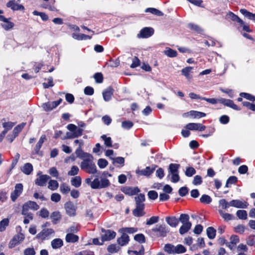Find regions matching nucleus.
Returning a JSON list of instances; mask_svg holds the SVG:
<instances>
[{
	"label": "nucleus",
	"instance_id": "nucleus-1",
	"mask_svg": "<svg viewBox=\"0 0 255 255\" xmlns=\"http://www.w3.org/2000/svg\"><path fill=\"white\" fill-rule=\"evenodd\" d=\"M75 153L82 160L80 163V168L82 170L91 174L98 173V171L94 162V157L92 154L83 151L80 147L76 149Z\"/></svg>",
	"mask_w": 255,
	"mask_h": 255
},
{
	"label": "nucleus",
	"instance_id": "nucleus-2",
	"mask_svg": "<svg viewBox=\"0 0 255 255\" xmlns=\"http://www.w3.org/2000/svg\"><path fill=\"white\" fill-rule=\"evenodd\" d=\"M69 131L67 132L66 135H62V132L61 131H58L55 134V137H61L62 139L72 138H75L79 136H80L82 133L83 130L82 128H68Z\"/></svg>",
	"mask_w": 255,
	"mask_h": 255
},
{
	"label": "nucleus",
	"instance_id": "nucleus-3",
	"mask_svg": "<svg viewBox=\"0 0 255 255\" xmlns=\"http://www.w3.org/2000/svg\"><path fill=\"white\" fill-rule=\"evenodd\" d=\"M164 250L169 254H180L186 252V249L180 244L175 246L170 244H167L165 245Z\"/></svg>",
	"mask_w": 255,
	"mask_h": 255
},
{
	"label": "nucleus",
	"instance_id": "nucleus-4",
	"mask_svg": "<svg viewBox=\"0 0 255 255\" xmlns=\"http://www.w3.org/2000/svg\"><path fill=\"white\" fill-rule=\"evenodd\" d=\"M179 166V164L175 163H171L169 166L168 177H170L172 182L176 183L179 181L180 177L178 171Z\"/></svg>",
	"mask_w": 255,
	"mask_h": 255
},
{
	"label": "nucleus",
	"instance_id": "nucleus-5",
	"mask_svg": "<svg viewBox=\"0 0 255 255\" xmlns=\"http://www.w3.org/2000/svg\"><path fill=\"white\" fill-rule=\"evenodd\" d=\"M110 184V181L106 178L101 177L100 180L98 178H96L91 183V187L92 189H101L106 188Z\"/></svg>",
	"mask_w": 255,
	"mask_h": 255
},
{
	"label": "nucleus",
	"instance_id": "nucleus-6",
	"mask_svg": "<svg viewBox=\"0 0 255 255\" xmlns=\"http://www.w3.org/2000/svg\"><path fill=\"white\" fill-rule=\"evenodd\" d=\"M20 131V128H5L3 131V134H4V135L6 134V139L11 142Z\"/></svg>",
	"mask_w": 255,
	"mask_h": 255
},
{
	"label": "nucleus",
	"instance_id": "nucleus-7",
	"mask_svg": "<svg viewBox=\"0 0 255 255\" xmlns=\"http://www.w3.org/2000/svg\"><path fill=\"white\" fill-rule=\"evenodd\" d=\"M63 100L60 98L57 101L53 102H47L43 103L42 107L45 112H50L57 107L62 102Z\"/></svg>",
	"mask_w": 255,
	"mask_h": 255
},
{
	"label": "nucleus",
	"instance_id": "nucleus-8",
	"mask_svg": "<svg viewBox=\"0 0 255 255\" xmlns=\"http://www.w3.org/2000/svg\"><path fill=\"white\" fill-rule=\"evenodd\" d=\"M152 231L156 233L158 237H164L169 232V228L164 225H157L152 229Z\"/></svg>",
	"mask_w": 255,
	"mask_h": 255
},
{
	"label": "nucleus",
	"instance_id": "nucleus-9",
	"mask_svg": "<svg viewBox=\"0 0 255 255\" xmlns=\"http://www.w3.org/2000/svg\"><path fill=\"white\" fill-rule=\"evenodd\" d=\"M39 208V205L35 202L28 201L22 206L21 214H25V212H29V210L36 211Z\"/></svg>",
	"mask_w": 255,
	"mask_h": 255
},
{
	"label": "nucleus",
	"instance_id": "nucleus-10",
	"mask_svg": "<svg viewBox=\"0 0 255 255\" xmlns=\"http://www.w3.org/2000/svg\"><path fill=\"white\" fill-rule=\"evenodd\" d=\"M154 29L150 27H145L142 28L137 34L138 38H147L154 34Z\"/></svg>",
	"mask_w": 255,
	"mask_h": 255
},
{
	"label": "nucleus",
	"instance_id": "nucleus-11",
	"mask_svg": "<svg viewBox=\"0 0 255 255\" xmlns=\"http://www.w3.org/2000/svg\"><path fill=\"white\" fill-rule=\"evenodd\" d=\"M23 185L17 183L14 187V190L10 194V198L13 202H15L17 198L21 194L23 191Z\"/></svg>",
	"mask_w": 255,
	"mask_h": 255
},
{
	"label": "nucleus",
	"instance_id": "nucleus-12",
	"mask_svg": "<svg viewBox=\"0 0 255 255\" xmlns=\"http://www.w3.org/2000/svg\"><path fill=\"white\" fill-rule=\"evenodd\" d=\"M156 167V165H152L151 166H147L145 169L142 170L137 169L135 172L138 175L148 177L153 173Z\"/></svg>",
	"mask_w": 255,
	"mask_h": 255
},
{
	"label": "nucleus",
	"instance_id": "nucleus-13",
	"mask_svg": "<svg viewBox=\"0 0 255 255\" xmlns=\"http://www.w3.org/2000/svg\"><path fill=\"white\" fill-rule=\"evenodd\" d=\"M102 232L101 239L103 242L111 240L114 239L116 236V232L110 230H106L102 229Z\"/></svg>",
	"mask_w": 255,
	"mask_h": 255
},
{
	"label": "nucleus",
	"instance_id": "nucleus-14",
	"mask_svg": "<svg viewBox=\"0 0 255 255\" xmlns=\"http://www.w3.org/2000/svg\"><path fill=\"white\" fill-rule=\"evenodd\" d=\"M24 235L22 234H18L13 237L10 241L8 247L9 248H13L21 243L24 239Z\"/></svg>",
	"mask_w": 255,
	"mask_h": 255
},
{
	"label": "nucleus",
	"instance_id": "nucleus-15",
	"mask_svg": "<svg viewBox=\"0 0 255 255\" xmlns=\"http://www.w3.org/2000/svg\"><path fill=\"white\" fill-rule=\"evenodd\" d=\"M192 130L198 131V135L200 136L207 137L211 135L214 132V128H191Z\"/></svg>",
	"mask_w": 255,
	"mask_h": 255
},
{
	"label": "nucleus",
	"instance_id": "nucleus-16",
	"mask_svg": "<svg viewBox=\"0 0 255 255\" xmlns=\"http://www.w3.org/2000/svg\"><path fill=\"white\" fill-rule=\"evenodd\" d=\"M10 19V17L6 18L4 16H0V21L4 22V23H1V26L5 30L8 31L14 26L13 22L9 21Z\"/></svg>",
	"mask_w": 255,
	"mask_h": 255
},
{
	"label": "nucleus",
	"instance_id": "nucleus-17",
	"mask_svg": "<svg viewBox=\"0 0 255 255\" xmlns=\"http://www.w3.org/2000/svg\"><path fill=\"white\" fill-rule=\"evenodd\" d=\"M54 233V231L52 229H44L36 235V238L43 240Z\"/></svg>",
	"mask_w": 255,
	"mask_h": 255
},
{
	"label": "nucleus",
	"instance_id": "nucleus-18",
	"mask_svg": "<svg viewBox=\"0 0 255 255\" xmlns=\"http://www.w3.org/2000/svg\"><path fill=\"white\" fill-rule=\"evenodd\" d=\"M114 92L115 90L112 86H109L105 89L102 93L104 101L106 102L110 101L112 99Z\"/></svg>",
	"mask_w": 255,
	"mask_h": 255
},
{
	"label": "nucleus",
	"instance_id": "nucleus-19",
	"mask_svg": "<svg viewBox=\"0 0 255 255\" xmlns=\"http://www.w3.org/2000/svg\"><path fill=\"white\" fill-rule=\"evenodd\" d=\"M239 242V238L236 235H232L230 238V241L225 243L226 246L231 250H234L237 244Z\"/></svg>",
	"mask_w": 255,
	"mask_h": 255
},
{
	"label": "nucleus",
	"instance_id": "nucleus-20",
	"mask_svg": "<svg viewBox=\"0 0 255 255\" xmlns=\"http://www.w3.org/2000/svg\"><path fill=\"white\" fill-rule=\"evenodd\" d=\"M219 102L224 105L231 108L235 110L240 111L241 110L239 107L234 104L233 101L232 100L222 98L219 100Z\"/></svg>",
	"mask_w": 255,
	"mask_h": 255
},
{
	"label": "nucleus",
	"instance_id": "nucleus-21",
	"mask_svg": "<svg viewBox=\"0 0 255 255\" xmlns=\"http://www.w3.org/2000/svg\"><path fill=\"white\" fill-rule=\"evenodd\" d=\"M6 5L7 7H10L13 11H23L25 9L23 5L16 3L14 0H9L6 3Z\"/></svg>",
	"mask_w": 255,
	"mask_h": 255
},
{
	"label": "nucleus",
	"instance_id": "nucleus-22",
	"mask_svg": "<svg viewBox=\"0 0 255 255\" xmlns=\"http://www.w3.org/2000/svg\"><path fill=\"white\" fill-rule=\"evenodd\" d=\"M226 16L227 18H230L232 21L239 23L240 26L244 24V21L232 11H229L227 13Z\"/></svg>",
	"mask_w": 255,
	"mask_h": 255
},
{
	"label": "nucleus",
	"instance_id": "nucleus-23",
	"mask_svg": "<svg viewBox=\"0 0 255 255\" xmlns=\"http://www.w3.org/2000/svg\"><path fill=\"white\" fill-rule=\"evenodd\" d=\"M66 213L70 216H74L76 215V207L72 202H67L65 204Z\"/></svg>",
	"mask_w": 255,
	"mask_h": 255
},
{
	"label": "nucleus",
	"instance_id": "nucleus-24",
	"mask_svg": "<svg viewBox=\"0 0 255 255\" xmlns=\"http://www.w3.org/2000/svg\"><path fill=\"white\" fill-rule=\"evenodd\" d=\"M50 178V177L47 175H42L35 180V183L38 186H44L46 185V182Z\"/></svg>",
	"mask_w": 255,
	"mask_h": 255
},
{
	"label": "nucleus",
	"instance_id": "nucleus-25",
	"mask_svg": "<svg viewBox=\"0 0 255 255\" xmlns=\"http://www.w3.org/2000/svg\"><path fill=\"white\" fill-rule=\"evenodd\" d=\"M230 206L237 208H246L248 204L246 202L239 200H233L230 201Z\"/></svg>",
	"mask_w": 255,
	"mask_h": 255
},
{
	"label": "nucleus",
	"instance_id": "nucleus-26",
	"mask_svg": "<svg viewBox=\"0 0 255 255\" xmlns=\"http://www.w3.org/2000/svg\"><path fill=\"white\" fill-rule=\"evenodd\" d=\"M144 205H136V208L133 210V215L135 217H141L145 214L143 211Z\"/></svg>",
	"mask_w": 255,
	"mask_h": 255
},
{
	"label": "nucleus",
	"instance_id": "nucleus-27",
	"mask_svg": "<svg viewBox=\"0 0 255 255\" xmlns=\"http://www.w3.org/2000/svg\"><path fill=\"white\" fill-rule=\"evenodd\" d=\"M166 223L171 227H176L179 223V220L174 216H167L165 218Z\"/></svg>",
	"mask_w": 255,
	"mask_h": 255
},
{
	"label": "nucleus",
	"instance_id": "nucleus-28",
	"mask_svg": "<svg viewBox=\"0 0 255 255\" xmlns=\"http://www.w3.org/2000/svg\"><path fill=\"white\" fill-rule=\"evenodd\" d=\"M121 237L118 239L117 242L121 246L127 245L129 241V237L125 233H122Z\"/></svg>",
	"mask_w": 255,
	"mask_h": 255
},
{
	"label": "nucleus",
	"instance_id": "nucleus-29",
	"mask_svg": "<svg viewBox=\"0 0 255 255\" xmlns=\"http://www.w3.org/2000/svg\"><path fill=\"white\" fill-rule=\"evenodd\" d=\"M72 36L73 38H74L76 40H78L91 39L92 37V35L90 36V35H86L85 34L75 33H73L72 34Z\"/></svg>",
	"mask_w": 255,
	"mask_h": 255
},
{
	"label": "nucleus",
	"instance_id": "nucleus-30",
	"mask_svg": "<svg viewBox=\"0 0 255 255\" xmlns=\"http://www.w3.org/2000/svg\"><path fill=\"white\" fill-rule=\"evenodd\" d=\"M123 192L129 195H133L139 192V189L136 187H127L123 190Z\"/></svg>",
	"mask_w": 255,
	"mask_h": 255
},
{
	"label": "nucleus",
	"instance_id": "nucleus-31",
	"mask_svg": "<svg viewBox=\"0 0 255 255\" xmlns=\"http://www.w3.org/2000/svg\"><path fill=\"white\" fill-rule=\"evenodd\" d=\"M21 171L26 175H29L33 171V166L30 163H26L21 167Z\"/></svg>",
	"mask_w": 255,
	"mask_h": 255
},
{
	"label": "nucleus",
	"instance_id": "nucleus-32",
	"mask_svg": "<svg viewBox=\"0 0 255 255\" xmlns=\"http://www.w3.org/2000/svg\"><path fill=\"white\" fill-rule=\"evenodd\" d=\"M240 12L249 19L255 21V13H252L245 8L241 9Z\"/></svg>",
	"mask_w": 255,
	"mask_h": 255
},
{
	"label": "nucleus",
	"instance_id": "nucleus-33",
	"mask_svg": "<svg viewBox=\"0 0 255 255\" xmlns=\"http://www.w3.org/2000/svg\"><path fill=\"white\" fill-rule=\"evenodd\" d=\"M66 241L68 243H75L79 240V237L77 235L72 233H67L65 238Z\"/></svg>",
	"mask_w": 255,
	"mask_h": 255
},
{
	"label": "nucleus",
	"instance_id": "nucleus-34",
	"mask_svg": "<svg viewBox=\"0 0 255 255\" xmlns=\"http://www.w3.org/2000/svg\"><path fill=\"white\" fill-rule=\"evenodd\" d=\"M46 140V136L45 135H42L37 143L36 144L35 147H34V151L36 153L38 154L39 152L40 151V149L42 145V144L44 142V141Z\"/></svg>",
	"mask_w": 255,
	"mask_h": 255
},
{
	"label": "nucleus",
	"instance_id": "nucleus-35",
	"mask_svg": "<svg viewBox=\"0 0 255 255\" xmlns=\"http://www.w3.org/2000/svg\"><path fill=\"white\" fill-rule=\"evenodd\" d=\"M51 219L53 224H57L61 219V215L59 212L55 211L53 212L51 215Z\"/></svg>",
	"mask_w": 255,
	"mask_h": 255
},
{
	"label": "nucleus",
	"instance_id": "nucleus-36",
	"mask_svg": "<svg viewBox=\"0 0 255 255\" xmlns=\"http://www.w3.org/2000/svg\"><path fill=\"white\" fill-rule=\"evenodd\" d=\"M145 12H150L154 15L159 16H163L164 14L161 11L153 7H148L146 8L145 10Z\"/></svg>",
	"mask_w": 255,
	"mask_h": 255
},
{
	"label": "nucleus",
	"instance_id": "nucleus-37",
	"mask_svg": "<svg viewBox=\"0 0 255 255\" xmlns=\"http://www.w3.org/2000/svg\"><path fill=\"white\" fill-rule=\"evenodd\" d=\"M191 223H184L179 229V233L181 235L186 233L191 228Z\"/></svg>",
	"mask_w": 255,
	"mask_h": 255
},
{
	"label": "nucleus",
	"instance_id": "nucleus-38",
	"mask_svg": "<svg viewBox=\"0 0 255 255\" xmlns=\"http://www.w3.org/2000/svg\"><path fill=\"white\" fill-rule=\"evenodd\" d=\"M63 245V241L60 239H56L51 242V246L54 249H59Z\"/></svg>",
	"mask_w": 255,
	"mask_h": 255
},
{
	"label": "nucleus",
	"instance_id": "nucleus-39",
	"mask_svg": "<svg viewBox=\"0 0 255 255\" xmlns=\"http://www.w3.org/2000/svg\"><path fill=\"white\" fill-rule=\"evenodd\" d=\"M219 213L221 216L226 221L233 220L234 217L232 214L225 213L222 210H219Z\"/></svg>",
	"mask_w": 255,
	"mask_h": 255
},
{
	"label": "nucleus",
	"instance_id": "nucleus-40",
	"mask_svg": "<svg viewBox=\"0 0 255 255\" xmlns=\"http://www.w3.org/2000/svg\"><path fill=\"white\" fill-rule=\"evenodd\" d=\"M81 178L79 176L72 178L71 180V184L76 188H78L81 186Z\"/></svg>",
	"mask_w": 255,
	"mask_h": 255
},
{
	"label": "nucleus",
	"instance_id": "nucleus-41",
	"mask_svg": "<svg viewBox=\"0 0 255 255\" xmlns=\"http://www.w3.org/2000/svg\"><path fill=\"white\" fill-rule=\"evenodd\" d=\"M188 27L189 29L194 31L197 33L200 34L203 32V29L198 25L194 23H189Z\"/></svg>",
	"mask_w": 255,
	"mask_h": 255
},
{
	"label": "nucleus",
	"instance_id": "nucleus-42",
	"mask_svg": "<svg viewBox=\"0 0 255 255\" xmlns=\"http://www.w3.org/2000/svg\"><path fill=\"white\" fill-rule=\"evenodd\" d=\"M59 186V184L56 180H50L48 182V188L51 190H56Z\"/></svg>",
	"mask_w": 255,
	"mask_h": 255
},
{
	"label": "nucleus",
	"instance_id": "nucleus-43",
	"mask_svg": "<svg viewBox=\"0 0 255 255\" xmlns=\"http://www.w3.org/2000/svg\"><path fill=\"white\" fill-rule=\"evenodd\" d=\"M164 53L167 56L171 58L175 57L178 55L177 52L176 50L172 49L169 47L167 48L166 50L164 51Z\"/></svg>",
	"mask_w": 255,
	"mask_h": 255
},
{
	"label": "nucleus",
	"instance_id": "nucleus-44",
	"mask_svg": "<svg viewBox=\"0 0 255 255\" xmlns=\"http://www.w3.org/2000/svg\"><path fill=\"white\" fill-rule=\"evenodd\" d=\"M189 113L190 116L195 118H201L206 116V114L201 112H198L196 111H190Z\"/></svg>",
	"mask_w": 255,
	"mask_h": 255
},
{
	"label": "nucleus",
	"instance_id": "nucleus-45",
	"mask_svg": "<svg viewBox=\"0 0 255 255\" xmlns=\"http://www.w3.org/2000/svg\"><path fill=\"white\" fill-rule=\"evenodd\" d=\"M111 159L113 160V164H119L121 166H123L125 163V158L122 157H111Z\"/></svg>",
	"mask_w": 255,
	"mask_h": 255
},
{
	"label": "nucleus",
	"instance_id": "nucleus-46",
	"mask_svg": "<svg viewBox=\"0 0 255 255\" xmlns=\"http://www.w3.org/2000/svg\"><path fill=\"white\" fill-rule=\"evenodd\" d=\"M120 249V247L116 244H112L107 248L108 251L111 254L118 252Z\"/></svg>",
	"mask_w": 255,
	"mask_h": 255
},
{
	"label": "nucleus",
	"instance_id": "nucleus-47",
	"mask_svg": "<svg viewBox=\"0 0 255 255\" xmlns=\"http://www.w3.org/2000/svg\"><path fill=\"white\" fill-rule=\"evenodd\" d=\"M216 230L213 227H208L207 229V234L208 238L210 239H213L216 236Z\"/></svg>",
	"mask_w": 255,
	"mask_h": 255
},
{
	"label": "nucleus",
	"instance_id": "nucleus-48",
	"mask_svg": "<svg viewBox=\"0 0 255 255\" xmlns=\"http://www.w3.org/2000/svg\"><path fill=\"white\" fill-rule=\"evenodd\" d=\"M24 216L23 223L25 224H27L30 222V221L33 220V214L30 212H25V214H22Z\"/></svg>",
	"mask_w": 255,
	"mask_h": 255
},
{
	"label": "nucleus",
	"instance_id": "nucleus-49",
	"mask_svg": "<svg viewBox=\"0 0 255 255\" xmlns=\"http://www.w3.org/2000/svg\"><path fill=\"white\" fill-rule=\"evenodd\" d=\"M240 97H243L252 102L255 101V96L247 93L242 92L240 94Z\"/></svg>",
	"mask_w": 255,
	"mask_h": 255
},
{
	"label": "nucleus",
	"instance_id": "nucleus-50",
	"mask_svg": "<svg viewBox=\"0 0 255 255\" xmlns=\"http://www.w3.org/2000/svg\"><path fill=\"white\" fill-rule=\"evenodd\" d=\"M135 200L136 202V205H144L143 202L145 200V196L143 194H139L137 197H135Z\"/></svg>",
	"mask_w": 255,
	"mask_h": 255
},
{
	"label": "nucleus",
	"instance_id": "nucleus-51",
	"mask_svg": "<svg viewBox=\"0 0 255 255\" xmlns=\"http://www.w3.org/2000/svg\"><path fill=\"white\" fill-rule=\"evenodd\" d=\"M97 164L100 168L103 169L108 165V162L105 159L100 158L98 160Z\"/></svg>",
	"mask_w": 255,
	"mask_h": 255
},
{
	"label": "nucleus",
	"instance_id": "nucleus-52",
	"mask_svg": "<svg viewBox=\"0 0 255 255\" xmlns=\"http://www.w3.org/2000/svg\"><path fill=\"white\" fill-rule=\"evenodd\" d=\"M101 138L104 141V144L107 147H112V142L110 137L103 135L101 136Z\"/></svg>",
	"mask_w": 255,
	"mask_h": 255
},
{
	"label": "nucleus",
	"instance_id": "nucleus-53",
	"mask_svg": "<svg viewBox=\"0 0 255 255\" xmlns=\"http://www.w3.org/2000/svg\"><path fill=\"white\" fill-rule=\"evenodd\" d=\"M137 231V229L134 228H123L119 230V232L121 233H128L129 234H132L136 232Z\"/></svg>",
	"mask_w": 255,
	"mask_h": 255
},
{
	"label": "nucleus",
	"instance_id": "nucleus-54",
	"mask_svg": "<svg viewBox=\"0 0 255 255\" xmlns=\"http://www.w3.org/2000/svg\"><path fill=\"white\" fill-rule=\"evenodd\" d=\"M94 78L97 83H101L103 82L104 77L102 73L97 72L94 75Z\"/></svg>",
	"mask_w": 255,
	"mask_h": 255
},
{
	"label": "nucleus",
	"instance_id": "nucleus-55",
	"mask_svg": "<svg viewBox=\"0 0 255 255\" xmlns=\"http://www.w3.org/2000/svg\"><path fill=\"white\" fill-rule=\"evenodd\" d=\"M32 13L34 15H39L41 17V19L43 21H47L48 19V15L45 13L43 12H39L37 10H34Z\"/></svg>",
	"mask_w": 255,
	"mask_h": 255
},
{
	"label": "nucleus",
	"instance_id": "nucleus-56",
	"mask_svg": "<svg viewBox=\"0 0 255 255\" xmlns=\"http://www.w3.org/2000/svg\"><path fill=\"white\" fill-rule=\"evenodd\" d=\"M9 224V220L8 219L5 218L3 219L0 222V231L2 232L4 231L6 227L8 226Z\"/></svg>",
	"mask_w": 255,
	"mask_h": 255
},
{
	"label": "nucleus",
	"instance_id": "nucleus-57",
	"mask_svg": "<svg viewBox=\"0 0 255 255\" xmlns=\"http://www.w3.org/2000/svg\"><path fill=\"white\" fill-rule=\"evenodd\" d=\"M237 216L240 219L246 220L247 218V212L245 210H238L237 212Z\"/></svg>",
	"mask_w": 255,
	"mask_h": 255
},
{
	"label": "nucleus",
	"instance_id": "nucleus-58",
	"mask_svg": "<svg viewBox=\"0 0 255 255\" xmlns=\"http://www.w3.org/2000/svg\"><path fill=\"white\" fill-rule=\"evenodd\" d=\"M182 224L185 223H191L189 222V216L188 215L186 214H182L180 216V218L179 219Z\"/></svg>",
	"mask_w": 255,
	"mask_h": 255
},
{
	"label": "nucleus",
	"instance_id": "nucleus-59",
	"mask_svg": "<svg viewBox=\"0 0 255 255\" xmlns=\"http://www.w3.org/2000/svg\"><path fill=\"white\" fill-rule=\"evenodd\" d=\"M79 171V169L78 166L74 165L72 166L71 169L68 171V175L69 176H75L78 174Z\"/></svg>",
	"mask_w": 255,
	"mask_h": 255
},
{
	"label": "nucleus",
	"instance_id": "nucleus-60",
	"mask_svg": "<svg viewBox=\"0 0 255 255\" xmlns=\"http://www.w3.org/2000/svg\"><path fill=\"white\" fill-rule=\"evenodd\" d=\"M144 248L142 246H141L140 249L138 251H128V253L129 255H143L144 254Z\"/></svg>",
	"mask_w": 255,
	"mask_h": 255
},
{
	"label": "nucleus",
	"instance_id": "nucleus-61",
	"mask_svg": "<svg viewBox=\"0 0 255 255\" xmlns=\"http://www.w3.org/2000/svg\"><path fill=\"white\" fill-rule=\"evenodd\" d=\"M192 69L193 67L190 66L182 69L181 70L182 74L185 76L187 78H189L190 77L189 73Z\"/></svg>",
	"mask_w": 255,
	"mask_h": 255
},
{
	"label": "nucleus",
	"instance_id": "nucleus-62",
	"mask_svg": "<svg viewBox=\"0 0 255 255\" xmlns=\"http://www.w3.org/2000/svg\"><path fill=\"white\" fill-rule=\"evenodd\" d=\"M201 202L205 204H209L212 202V198L207 195H203L200 199Z\"/></svg>",
	"mask_w": 255,
	"mask_h": 255
},
{
	"label": "nucleus",
	"instance_id": "nucleus-63",
	"mask_svg": "<svg viewBox=\"0 0 255 255\" xmlns=\"http://www.w3.org/2000/svg\"><path fill=\"white\" fill-rule=\"evenodd\" d=\"M60 190L62 193L67 194L70 191V188L66 184L63 183L60 185Z\"/></svg>",
	"mask_w": 255,
	"mask_h": 255
},
{
	"label": "nucleus",
	"instance_id": "nucleus-64",
	"mask_svg": "<svg viewBox=\"0 0 255 255\" xmlns=\"http://www.w3.org/2000/svg\"><path fill=\"white\" fill-rule=\"evenodd\" d=\"M242 104L243 106L247 107L249 110H250L252 111H255V104L245 101L242 103Z\"/></svg>",
	"mask_w": 255,
	"mask_h": 255
}]
</instances>
